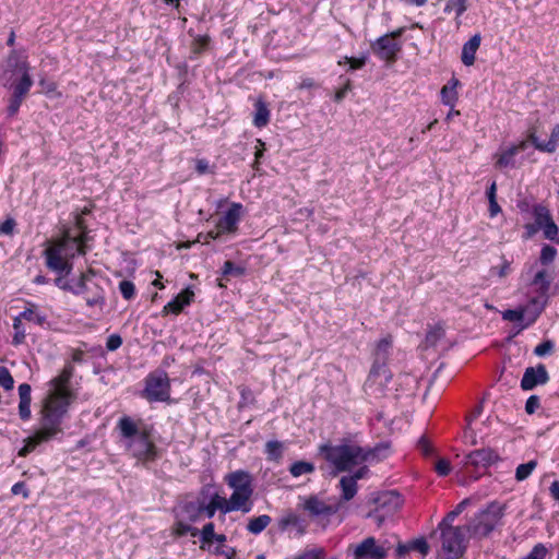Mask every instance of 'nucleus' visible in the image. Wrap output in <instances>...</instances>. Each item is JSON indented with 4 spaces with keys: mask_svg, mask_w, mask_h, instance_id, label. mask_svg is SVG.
I'll use <instances>...</instances> for the list:
<instances>
[{
    "mask_svg": "<svg viewBox=\"0 0 559 559\" xmlns=\"http://www.w3.org/2000/svg\"><path fill=\"white\" fill-rule=\"evenodd\" d=\"M215 525L213 522L206 523L201 531H199L200 539L202 542L201 548L204 549V545H210L213 543V537H215Z\"/></svg>",
    "mask_w": 559,
    "mask_h": 559,
    "instance_id": "obj_44",
    "label": "nucleus"
},
{
    "mask_svg": "<svg viewBox=\"0 0 559 559\" xmlns=\"http://www.w3.org/2000/svg\"><path fill=\"white\" fill-rule=\"evenodd\" d=\"M417 448L425 456H430L433 453V448L425 436L419 438L417 442Z\"/></svg>",
    "mask_w": 559,
    "mask_h": 559,
    "instance_id": "obj_61",
    "label": "nucleus"
},
{
    "mask_svg": "<svg viewBox=\"0 0 559 559\" xmlns=\"http://www.w3.org/2000/svg\"><path fill=\"white\" fill-rule=\"evenodd\" d=\"M210 503H214L216 506H219L217 507V509L223 513V514H226V513H229L230 511H226L225 507L226 506H229V501L228 499L219 496L217 492L213 493L211 496V499H210Z\"/></svg>",
    "mask_w": 559,
    "mask_h": 559,
    "instance_id": "obj_59",
    "label": "nucleus"
},
{
    "mask_svg": "<svg viewBox=\"0 0 559 559\" xmlns=\"http://www.w3.org/2000/svg\"><path fill=\"white\" fill-rule=\"evenodd\" d=\"M499 461L498 453L490 448H483L475 451L469 452L465 455L463 461V467L466 469V473L473 479H478L479 469H486L492 464Z\"/></svg>",
    "mask_w": 559,
    "mask_h": 559,
    "instance_id": "obj_7",
    "label": "nucleus"
},
{
    "mask_svg": "<svg viewBox=\"0 0 559 559\" xmlns=\"http://www.w3.org/2000/svg\"><path fill=\"white\" fill-rule=\"evenodd\" d=\"M86 235L83 233L80 236H71L69 231H64L62 237L53 242H48L44 251L46 266L59 274H69L72 270L70 259L75 254H85L86 250L84 242Z\"/></svg>",
    "mask_w": 559,
    "mask_h": 559,
    "instance_id": "obj_5",
    "label": "nucleus"
},
{
    "mask_svg": "<svg viewBox=\"0 0 559 559\" xmlns=\"http://www.w3.org/2000/svg\"><path fill=\"white\" fill-rule=\"evenodd\" d=\"M557 257V249L550 245H544L540 250L539 261L543 265H548Z\"/></svg>",
    "mask_w": 559,
    "mask_h": 559,
    "instance_id": "obj_45",
    "label": "nucleus"
},
{
    "mask_svg": "<svg viewBox=\"0 0 559 559\" xmlns=\"http://www.w3.org/2000/svg\"><path fill=\"white\" fill-rule=\"evenodd\" d=\"M542 230L544 231L546 239L559 242V227L554 219H551L545 227H543Z\"/></svg>",
    "mask_w": 559,
    "mask_h": 559,
    "instance_id": "obj_48",
    "label": "nucleus"
},
{
    "mask_svg": "<svg viewBox=\"0 0 559 559\" xmlns=\"http://www.w3.org/2000/svg\"><path fill=\"white\" fill-rule=\"evenodd\" d=\"M378 502L381 503V506H385L386 503H393V508L397 509L400 506V496L394 491H390L380 496Z\"/></svg>",
    "mask_w": 559,
    "mask_h": 559,
    "instance_id": "obj_56",
    "label": "nucleus"
},
{
    "mask_svg": "<svg viewBox=\"0 0 559 559\" xmlns=\"http://www.w3.org/2000/svg\"><path fill=\"white\" fill-rule=\"evenodd\" d=\"M393 338L388 335L381 338L373 350V362L371 369L390 370L386 362L391 356Z\"/></svg>",
    "mask_w": 559,
    "mask_h": 559,
    "instance_id": "obj_16",
    "label": "nucleus"
},
{
    "mask_svg": "<svg viewBox=\"0 0 559 559\" xmlns=\"http://www.w3.org/2000/svg\"><path fill=\"white\" fill-rule=\"evenodd\" d=\"M283 39H288V37H271V40L265 45V55L273 59V60H284V59H289L292 58L294 55L283 50H278V47H280V41H282Z\"/></svg>",
    "mask_w": 559,
    "mask_h": 559,
    "instance_id": "obj_23",
    "label": "nucleus"
},
{
    "mask_svg": "<svg viewBox=\"0 0 559 559\" xmlns=\"http://www.w3.org/2000/svg\"><path fill=\"white\" fill-rule=\"evenodd\" d=\"M516 150L511 145L507 150L502 151L497 155L496 167L498 168H514L515 160L514 156L516 155Z\"/></svg>",
    "mask_w": 559,
    "mask_h": 559,
    "instance_id": "obj_32",
    "label": "nucleus"
},
{
    "mask_svg": "<svg viewBox=\"0 0 559 559\" xmlns=\"http://www.w3.org/2000/svg\"><path fill=\"white\" fill-rule=\"evenodd\" d=\"M246 269L240 265H236L231 261H225L223 269H222V275L224 277L234 276V277H240L245 275Z\"/></svg>",
    "mask_w": 559,
    "mask_h": 559,
    "instance_id": "obj_42",
    "label": "nucleus"
},
{
    "mask_svg": "<svg viewBox=\"0 0 559 559\" xmlns=\"http://www.w3.org/2000/svg\"><path fill=\"white\" fill-rule=\"evenodd\" d=\"M16 223L13 218H7L0 224V235H12Z\"/></svg>",
    "mask_w": 559,
    "mask_h": 559,
    "instance_id": "obj_64",
    "label": "nucleus"
},
{
    "mask_svg": "<svg viewBox=\"0 0 559 559\" xmlns=\"http://www.w3.org/2000/svg\"><path fill=\"white\" fill-rule=\"evenodd\" d=\"M314 469L316 467L312 463L306 461H297L290 465L289 473L294 477H299L305 474H311L314 472Z\"/></svg>",
    "mask_w": 559,
    "mask_h": 559,
    "instance_id": "obj_37",
    "label": "nucleus"
},
{
    "mask_svg": "<svg viewBox=\"0 0 559 559\" xmlns=\"http://www.w3.org/2000/svg\"><path fill=\"white\" fill-rule=\"evenodd\" d=\"M532 284L538 286L537 292L539 297L548 298L547 294L550 288V281L548 280L546 270L538 271L532 281Z\"/></svg>",
    "mask_w": 559,
    "mask_h": 559,
    "instance_id": "obj_33",
    "label": "nucleus"
},
{
    "mask_svg": "<svg viewBox=\"0 0 559 559\" xmlns=\"http://www.w3.org/2000/svg\"><path fill=\"white\" fill-rule=\"evenodd\" d=\"M19 415L22 420H28L31 418V402H32V388L28 383H22L19 385Z\"/></svg>",
    "mask_w": 559,
    "mask_h": 559,
    "instance_id": "obj_22",
    "label": "nucleus"
},
{
    "mask_svg": "<svg viewBox=\"0 0 559 559\" xmlns=\"http://www.w3.org/2000/svg\"><path fill=\"white\" fill-rule=\"evenodd\" d=\"M253 492H239V491H233L231 496L229 497V506H226V511H241L242 513H248L252 509V497Z\"/></svg>",
    "mask_w": 559,
    "mask_h": 559,
    "instance_id": "obj_21",
    "label": "nucleus"
},
{
    "mask_svg": "<svg viewBox=\"0 0 559 559\" xmlns=\"http://www.w3.org/2000/svg\"><path fill=\"white\" fill-rule=\"evenodd\" d=\"M92 276V272L82 273L73 284H64L63 286H61V288L64 290H69L74 295H82L90 290L87 282L91 280Z\"/></svg>",
    "mask_w": 559,
    "mask_h": 559,
    "instance_id": "obj_28",
    "label": "nucleus"
},
{
    "mask_svg": "<svg viewBox=\"0 0 559 559\" xmlns=\"http://www.w3.org/2000/svg\"><path fill=\"white\" fill-rule=\"evenodd\" d=\"M0 385L10 391L14 388V379L7 367L0 366Z\"/></svg>",
    "mask_w": 559,
    "mask_h": 559,
    "instance_id": "obj_49",
    "label": "nucleus"
},
{
    "mask_svg": "<svg viewBox=\"0 0 559 559\" xmlns=\"http://www.w3.org/2000/svg\"><path fill=\"white\" fill-rule=\"evenodd\" d=\"M367 62V57L365 55L360 57H344V61L340 60L338 64L347 63L348 70H358L361 69Z\"/></svg>",
    "mask_w": 559,
    "mask_h": 559,
    "instance_id": "obj_50",
    "label": "nucleus"
},
{
    "mask_svg": "<svg viewBox=\"0 0 559 559\" xmlns=\"http://www.w3.org/2000/svg\"><path fill=\"white\" fill-rule=\"evenodd\" d=\"M22 320L23 319L20 316H16L13 319L14 335L12 338V344L14 346H19V345L23 344L25 341L26 331L22 324Z\"/></svg>",
    "mask_w": 559,
    "mask_h": 559,
    "instance_id": "obj_38",
    "label": "nucleus"
},
{
    "mask_svg": "<svg viewBox=\"0 0 559 559\" xmlns=\"http://www.w3.org/2000/svg\"><path fill=\"white\" fill-rule=\"evenodd\" d=\"M532 214L534 217V224L536 227L542 229L545 227L551 219L552 216L548 207L542 203L534 204L532 207Z\"/></svg>",
    "mask_w": 559,
    "mask_h": 559,
    "instance_id": "obj_27",
    "label": "nucleus"
},
{
    "mask_svg": "<svg viewBox=\"0 0 559 559\" xmlns=\"http://www.w3.org/2000/svg\"><path fill=\"white\" fill-rule=\"evenodd\" d=\"M144 382L145 386L144 390L142 391V397H144L146 401H148L150 403L171 402V384L166 371L155 370L146 376Z\"/></svg>",
    "mask_w": 559,
    "mask_h": 559,
    "instance_id": "obj_6",
    "label": "nucleus"
},
{
    "mask_svg": "<svg viewBox=\"0 0 559 559\" xmlns=\"http://www.w3.org/2000/svg\"><path fill=\"white\" fill-rule=\"evenodd\" d=\"M554 348H555L554 342L550 340H547V341L542 342L534 348V354L536 356L543 357V356H546V355L552 353Z\"/></svg>",
    "mask_w": 559,
    "mask_h": 559,
    "instance_id": "obj_55",
    "label": "nucleus"
},
{
    "mask_svg": "<svg viewBox=\"0 0 559 559\" xmlns=\"http://www.w3.org/2000/svg\"><path fill=\"white\" fill-rule=\"evenodd\" d=\"M392 377L393 374L390 370L370 369L364 384L365 393L374 399L385 396Z\"/></svg>",
    "mask_w": 559,
    "mask_h": 559,
    "instance_id": "obj_9",
    "label": "nucleus"
},
{
    "mask_svg": "<svg viewBox=\"0 0 559 559\" xmlns=\"http://www.w3.org/2000/svg\"><path fill=\"white\" fill-rule=\"evenodd\" d=\"M468 503V500L465 499L463 501H461L454 510L450 511L445 518L441 521V523L439 524V527H443V526H449L452 525V523L454 522V520L463 512V510L465 509L466 504Z\"/></svg>",
    "mask_w": 559,
    "mask_h": 559,
    "instance_id": "obj_43",
    "label": "nucleus"
},
{
    "mask_svg": "<svg viewBox=\"0 0 559 559\" xmlns=\"http://www.w3.org/2000/svg\"><path fill=\"white\" fill-rule=\"evenodd\" d=\"M536 466L537 462L534 460L528 461L527 463L520 464L515 471V479L518 481L525 480L526 478L530 477V475L533 473Z\"/></svg>",
    "mask_w": 559,
    "mask_h": 559,
    "instance_id": "obj_40",
    "label": "nucleus"
},
{
    "mask_svg": "<svg viewBox=\"0 0 559 559\" xmlns=\"http://www.w3.org/2000/svg\"><path fill=\"white\" fill-rule=\"evenodd\" d=\"M320 454L323 455L336 473L348 472L357 465H360L373 457H385L389 444L380 443L374 448H362L360 445L343 442L341 444H322L320 445Z\"/></svg>",
    "mask_w": 559,
    "mask_h": 559,
    "instance_id": "obj_3",
    "label": "nucleus"
},
{
    "mask_svg": "<svg viewBox=\"0 0 559 559\" xmlns=\"http://www.w3.org/2000/svg\"><path fill=\"white\" fill-rule=\"evenodd\" d=\"M547 304L548 298L536 296L531 298L525 307H521V310L524 311V320H526L521 329H526L534 324L545 310Z\"/></svg>",
    "mask_w": 559,
    "mask_h": 559,
    "instance_id": "obj_17",
    "label": "nucleus"
},
{
    "mask_svg": "<svg viewBox=\"0 0 559 559\" xmlns=\"http://www.w3.org/2000/svg\"><path fill=\"white\" fill-rule=\"evenodd\" d=\"M86 304L88 307L103 306L105 304L104 290L96 285L93 295L86 297Z\"/></svg>",
    "mask_w": 559,
    "mask_h": 559,
    "instance_id": "obj_52",
    "label": "nucleus"
},
{
    "mask_svg": "<svg viewBox=\"0 0 559 559\" xmlns=\"http://www.w3.org/2000/svg\"><path fill=\"white\" fill-rule=\"evenodd\" d=\"M353 555L355 559H385L388 548L379 545L374 537L369 536L355 546Z\"/></svg>",
    "mask_w": 559,
    "mask_h": 559,
    "instance_id": "obj_10",
    "label": "nucleus"
},
{
    "mask_svg": "<svg viewBox=\"0 0 559 559\" xmlns=\"http://www.w3.org/2000/svg\"><path fill=\"white\" fill-rule=\"evenodd\" d=\"M559 144V124H556L550 133L549 140L545 143L544 147L546 153H554Z\"/></svg>",
    "mask_w": 559,
    "mask_h": 559,
    "instance_id": "obj_47",
    "label": "nucleus"
},
{
    "mask_svg": "<svg viewBox=\"0 0 559 559\" xmlns=\"http://www.w3.org/2000/svg\"><path fill=\"white\" fill-rule=\"evenodd\" d=\"M302 509L308 513L311 519H320L326 518L329 519L333 514L337 512V508L331 504L325 503L318 496L308 497L304 504Z\"/></svg>",
    "mask_w": 559,
    "mask_h": 559,
    "instance_id": "obj_15",
    "label": "nucleus"
},
{
    "mask_svg": "<svg viewBox=\"0 0 559 559\" xmlns=\"http://www.w3.org/2000/svg\"><path fill=\"white\" fill-rule=\"evenodd\" d=\"M226 484L239 492H253L252 477L242 469L231 472L225 477Z\"/></svg>",
    "mask_w": 559,
    "mask_h": 559,
    "instance_id": "obj_18",
    "label": "nucleus"
},
{
    "mask_svg": "<svg viewBox=\"0 0 559 559\" xmlns=\"http://www.w3.org/2000/svg\"><path fill=\"white\" fill-rule=\"evenodd\" d=\"M502 516L503 508L498 503H491L480 515L477 525L478 532L485 536L489 535L497 527Z\"/></svg>",
    "mask_w": 559,
    "mask_h": 559,
    "instance_id": "obj_12",
    "label": "nucleus"
},
{
    "mask_svg": "<svg viewBox=\"0 0 559 559\" xmlns=\"http://www.w3.org/2000/svg\"><path fill=\"white\" fill-rule=\"evenodd\" d=\"M242 209L243 206L241 203H231L229 209L218 219L216 228H219L221 233H224L225 235L236 234L241 221Z\"/></svg>",
    "mask_w": 559,
    "mask_h": 559,
    "instance_id": "obj_13",
    "label": "nucleus"
},
{
    "mask_svg": "<svg viewBox=\"0 0 559 559\" xmlns=\"http://www.w3.org/2000/svg\"><path fill=\"white\" fill-rule=\"evenodd\" d=\"M176 519H183L187 522L194 523L199 521L201 516V504L200 499L193 501H186L178 506L175 510Z\"/></svg>",
    "mask_w": 559,
    "mask_h": 559,
    "instance_id": "obj_20",
    "label": "nucleus"
},
{
    "mask_svg": "<svg viewBox=\"0 0 559 559\" xmlns=\"http://www.w3.org/2000/svg\"><path fill=\"white\" fill-rule=\"evenodd\" d=\"M466 10V0H450L444 11L448 13H454L455 16H460Z\"/></svg>",
    "mask_w": 559,
    "mask_h": 559,
    "instance_id": "obj_46",
    "label": "nucleus"
},
{
    "mask_svg": "<svg viewBox=\"0 0 559 559\" xmlns=\"http://www.w3.org/2000/svg\"><path fill=\"white\" fill-rule=\"evenodd\" d=\"M283 443L271 440L265 443V454L269 461H278L283 456Z\"/></svg>",
    "mask_w": 559,
    "mask_h": 559,
    "instance_id": "obj_36",
    "label": "nucleus"
},
{
    "mask_svg": "<svg viewBox=\"0 0 559 559\" xmlns=\"http://www.w3.org/2000/svg\"><path fill=\"white\" fill-rule=\"evenodd\" d=\"M340 487L342 490L341 500L342 501H349L352 500L358 490L357 483L354 480V478L349 476H343L340 479Z\"/></svg>",
    "mask_w": 559,
    "mask_h": 559,
    "instance_id": "obj_29",
    "label": "nucleus"
},
{
    "mask_svg": "<svg viewBox=\"0 0 559 559\" xmlns=\"http://www.w3.org/2000/svg\"><path fill=\"white\" fill-rule=\"evenodd\" d=\"M435 471L439 476H448L451 472L450 462L445 459H439L436 462Z\"/></svg>",
    "mask_w": 559,
    "mask_h": 559,
    "instance_id": "obj_58",
    "label": "nucleus"
},
{
    "mask_svg": "<svg viewBox=\"0 0 559 559\" xmlns=\"http://www.w3.org/2000/svg\"><path fill=\"white\" fill-rule=\"evenodd\" d=\"M122 345V338L119 334H111L106 342V348L110 352L117 350Z\"/></svg>",
    "mask_w": 559,
    "mask_h": 559,
    "instance_id": "obj_62",
    "label": "nucleus"
},
{
    "mask_svg": "<svg viewBox=\"0 0 559 559\" xmlns=\"http://www.w3.org/2000/svg\"><path fill=\"white\" fill-rule=\"evenodd\" d=\"M440 530L442 532V549L448 554V559L459 558L464 551V530L450 524Z\"/></svg>",
    "mask_w": 559,
    "mask_h": 559,
    "instance_id": "obj_8",
    "label": "nucleus"
},
{
    "mask_svg": "<svg viewBox=\"0 0 559 559\" xmlns=\"http://www.w3.org/2000/svg\"><path fill=\"white\" fill-rule=\"evenodd\" d=\"M4 86L13 91L8 105V115L14 116L33 85L26 56L13 51L7 59L1 76Z\"/></svg>",
    "mask_w": 559,
    "mask_h": 559,
    "instance_id": "obj_4",
    "label": "nucleus"
},
{
    "mask_svg": "<svg viewBox=\"0 0 559 559\" xmlns=\"http://www.w3.org/2000/svg\"><path fill=\"white\" fill-rule=\"evenodd\" d=\"M270 122V109L264 100L258 99L254 103V112L252 123L257 128H263Z\"/></svg>",
    "mask_w": 559,
    "mask_h": 559,
    "instance_id": "obj_26",
    "label": "nucleus"
},
{
    "mask_svg": "<svg viewBox=\"0 0 559 559\" xmlns=\"http://www.w3.org/2000/svg\"><path fill=\"white\" fill-rule=\"evenodd\" d=\"M35 306L31 304V307L25 308L19 316L26 321H32L39 326H43L47 321V316L35 311Z\"/></svg>",
    "mask_w": 559,
    "mask_h": 559,
    "instance_id": "obj_35",
    "label": "nucleus"
},
{
    "mask_svg": "<svg viewBox=\"0 0 559 559\" xmlns=\"http://www.w3.org/2000/svg\"><path fill=\"white\" fill-rule=\"evenodd\" d=\"M460 81L456 78H452L442 88L440 92L441 100L444 105L450 106L451 108H454L456 102H457V91L456 87L459 86Z\"/></svg>",
    "mask_w": 559,
    "mask_h": 559,
    "instance_id": "obj_24",
    "label": "nucleus"
},
{
    "mask_svg": "<svg viewBox=\"0 0 559 559\" xmlns=\"http://www.w3.org/2000/svg\"><path fill=\"white\" fill-rule=\"evenodd\" d=\"M411 550H417L421 555L426 556L429 551V545L424 537L416 538L409 542Z\"/></svg>",
    "mask_w": 559,
    "mask_h": 559,
    "instance_id": "obj_57",
    "label": "nucleus"
},
{
    "mask_svg": "<svg viewBox=\"0 0 559 559\" xmlns=\"http://www.w3.org/2000/svg\"><path fill=\"white\" fill-rule=\"evenodd\" d=\"M294 559H328V557L323 547H311L306 548L302 552L294 557Z\"/></svg>",
    "mask_w": 559,
    "mask_h": 559,
    "instance_id": "obj_39",
    "label": "nucleus"
},
{
    "mask_svg": "<svg viewBox=\"0 0 559 559\" xmlns=\"http://www.w3.org/2000/svg\"><path fill=\"white\" fill-rule=\"evenodd\" d=\"M201 504V515L204 513L206 518L212 519L216 511L218 510L216 504L214 503H205L204 501L200 500Z\"/></svg>",
    "mask_w": 559,
    "mask_h": 559,
    "instance_id": "obj_63",
    "label": "nucleus"
},
{
    "mask_svg": "<svg viewBox=\"0 0 559 559\" xmlns=\"http://www.w3.org/2000/svg\"><path fill=\"white\" fill-rule=\"evenodd\" d=\"M540 407V400L537 395H531L525 403V412L528 415L534 414Z\"/></svg>",
    "mask_w": 559,
    "mask_h": 559,
    "instance_id": "obj_60",
    "label": "nucleus"
},
{
    "mask_svg": "<svg viewBox=\"0 0 559 559\" xmlns=\"http://www.w3.org/2000/svg\"><path fill=\"white\" fill-rule=\"evenodd\" d=\"M117 429L126 450L139 464L147 465L159 457V451L152 439L153 427L134 420L130 416H122L117 423Z\"/></svg>",
    "mask_w": 559,
    "mask_h": 559,
    "instance_id": "obj_2",
    "label": "nucleus"
},
{
    "mask_svg": "<svg viewBox=\"0 0 559 559\" xmlns=\"http://www.w3.org/2000/svg\"><path fill=\"white\" fill-rule=\"evenodd\" d=\"M373 52L382 60L394 62L401 50L402 44L397 37H378L371 45Z\"/></svg>",
    "mask_w": 559,
    "mask_h": 559,
    "instance_id": "obj_11",
    "label": "nucleus"
},
{
    "mask_svg": "<svg viewBox=\"0 0 559 559\" xmlns=\"http://www.w3.org/2000/svg\"><path fill=\"white\" fill-rule=\"evenodd\" d=\"M193 298L194 292L191 287H187L164 306L162 311L163 316L168 313L179 314L185 307L189 306L193 301Z\"/></svg>",
    "mask_w": 559,
    "mask_h": 559,
    "instance_id": "obj_19",
    "label": "nucleus"
},
{
    "mask_svg": "<svg viewBox=\"0 0 559 559\" xmlns=\"http://www.w3.org/2000/svg\"><path fill=\"white\" fill-rule=\"evenodd\" d=\"M548 381V371L544 365L539 364L536 367H528L525 369L521 379V389L523 391H531L537 385L546 384Z\"/></svg>",
    "mask_w": 559,
    "mask_h": 559,
    "instance_id": "obj_14",
    "label": "nucleus"
},
{
    "mask_svg": "<svg viewBox=\"0 0 559 559\" xmlns=\"http://www.w3.org/2000/svg\"><path fill=\"white\" fill-rule=\"evenodd\" d=\"M481 37H471L462 48L461 60L464 66L471 67L475 62V55L480 46Z\"/></svg>",
    "mask_w": 559,
    "mask_h": 559,
    "instance_id": "obj_25",
    "label": "nucleus"
},
{
    "mask_svg": "<svg viewBox=\"0 0 559 559\" xmlns=\"http://www.w3.org/2000/svg\"><path fill=\"white\" fill-rule=\"evenodd\" d=\"M502 319L510 322H519L524 320V311L521 308L508 309L502 312Z\"/></svg>",
    "mask_w": 559,
    "mask_h": 559,
    "instance_id": "obj_54",
    "label": "nucleus"
},
{
    "mask_svg": "<svg viewBox=\"0 0 559 559\" xmlns=\"http://www.w3.org/2000/svg\"><path fill=\"white\" fill-rule=\"evenodd\" d=\"M211 37H192L190 46H191V57H198L203 50H206L210 46Z\"/></svg>",
    "mask_w": 559,
    "mask_h": 559,
    "instance_id": "obj_41",
    "label": "nucleus"
},
{
    "mask_svg": "<svg viewBox=\"0 0 559 559\" xmlns=\"http://www.w3.org/2000/svg\"><path fill=\"white\" fill-rule=\"evenodd\" d=\"M73 369L63 368L59 376L49 381V391L44 400L40 427L31 438L33 448L41 442L49 441L62 432L61 424L74 394L69 388Z\"/></svg>",
    "mask_w": 559,
    "mask_h": 559,
    "instance_id": "obj_1",
    "label": "nucleus"
},
{
    "mask_svg": "<svg viewBox=\"0 0 559 559\" xmlns=\"http://www.w3.org/2000/svg\"><path fill=\"white\" fill-rule=\"evenodd\" d=\"M119 290L126 300H131L135 296V286L131 281H121L119 283Z\"/></svg>",
    "mask_w": 559,
    "mask_h": 559,
    "instance_id": "obj_51",
    "label": "nucleus"
},
{
    "mask_svg": "<svg viewBox=\"0 0 559 559\" xmlns=\"http://www.w3.org/2000/svg\"><path fill=\"white\" fill-rule=\"evenodd\" d=\"M289 526L296 527L300 535L305 534L306 528L304 521H301L297 514L292 512L283 516L278 522L281 531H286Z\"/></svg>",
    "mask_w": 559,
    "mask_h": 559,
    "instance_id": "obj_30",
    "label": "nucleus"
},
{
    "mask_svg": "<svg viewBox=\"0 0 559 559\" xmlns=\"http://www.w3.org/2000/svg\"><path fill=\"white\" fill-rule=\"evenodd\" d=\"M183 519H176V522L173 525V534L178 537H182L190 533L192 536L199 535V530L193 527Z\"/></svg>",
    "mask_w": 559,
    "mask_h": 559,
    "instance_id": "obj_34",
    "label": "nucleus"
},
{
    "mask_svg": "<svg viewBox=\"0 0 559 559\" xmlns=\"http://www.w3.org/2000/svg\"><path fill=\"white\" fill-rule=\"evenodd\" d=\"M340 80L343 82V85L336 91L334 95V100L337 103L342 102L346 97L347 93L352 90V82L349 79L341 75Z\"/></svg>",
    "mask_w": 559,
    "mask_h": 559,
    "instance_id": "obj_53",
    "label": "nucleus"
},
{
    "mask_svg": "<svg viewBox=\"0 0 559 559\" xmlns=\"http://www.w3.org/2000/svg\"><path fill=\"white\" fill-rule=\"evenodd\" d=\"M272 522V519L267 514H262L257 518H252L249 520L247 524V530L253 535H258L262 533Z\"/></svg>",
    "mask_w": 559,
    "mask_h": 559,
    "instance_id": "obj_31",
    "label": "nucleus"
}]
</instances>
